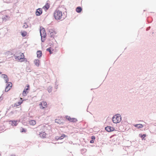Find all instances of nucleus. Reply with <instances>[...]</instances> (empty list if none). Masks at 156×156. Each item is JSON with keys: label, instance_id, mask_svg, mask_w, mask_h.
<instances>
[{"label": "nucleus", "instance_id": "a211bd4d", "mask_svg": "<svg viewBox=\"0 0 156 156\" xmlns=\"http://www.w3.org/2000/svg\"><path fill=\"white\" fill-rule=\"evenodd\" d=\"M49 5L48 3H47L43 7V8L45 10H48L49 8Z\"/></svg>", "mask_w": 156, "mask_h": 156}, {"label": "nucleus", "instance_id": "bb28decb", "mask_svg": "<svg viewBox=\"0 0 156 156\" xmlns=\"http://www.w3.org/2000/svg\"><path fill=\"white\" fill-rule=\"evenodd\" d=\"M46 50L49 52L50 54H51L52 52H51V47L49 48L46 49Z\"/></svg>", "mask_w": 156, "mask_h": 156}, {"label": "nucleus", "instance_id": "72a5a7b5", "mask_svg": "<svg viewBox=\"0 0 156 156\" xmlns=\"http://www.w3.org/2000/svg\"><path fill=\"white\" fill-rule=\"evenodd\" d=\"M41 41L42 42H44V41L45 39H42V37H41Z\"/></svg>", "mask_w": 156, "mask_h": 156}, {"label": "nucleus", "instance_id": "9b49d317", "mask_svg": "<svg viewBox=\"0 0 156 156\" xmlns=\"http://www.w3.org/2000/svg\"><path fill=\"white\" fill-rule=\"evenodd\" d=\"M134 126L136 127H137L138 129L141 128L143 127V125L141 124H135Z\"/></svg>", "mask_w": 156, "mask_h": 156}, {"label": "nucleus", "instance_id": "cd10ccee", "mask_svg": "<svg viewBox=\"0 0 156 156\" xmlns=\"http://www.w3.org/2000/svg\"><path fill=\"white\" fill-rule=\"evenodd\" d=\"M66 118L69 121H70V120L71 119V118L70 117V116H66Z\"/></svg>", "mask_w": 156, "mask_h": 156}, {"label": "nucleus", "instance_id": "423d86ee", "mask_svg": "<svg viewBox=\"0 0 156 156\" xmlns=\"http://www.w3.org/2000/svg\"><path fill=\"white\" fill-rule=\"evenodd\" d=\"M39 105L41 109H44L47 107V103L45 101H42L39 104Z\"/></svg>", "mask_w": 156, "mask_h": 156}, {"label": "nucleus", "instance_id": "58836bf2", "mask_svg": "<svg viewBox=\"0 0 156 156\" xmlns=\"http://www.w3.org/2000/svg\"><path fill=\"white\" fill-rule=\"evenodd\" d=\"M29 87V85H27V87Z\"/></svg>", "mask_w": 156, "mask_h": 156}, {"label": "nucleus", "instance_id": "393cba45", "mask_svg": "<svg viewBox=\"0 0 156 156\" xmlns=\"http://www.w3.org/2000/svg\"><path fill=\"white\" fill-rule=\"evenodd\" d=\"M21 102H18L17 103H16L14 104V107H17L20 105L21 104Z\"/></svg>", "mask_w": 156, "mask_h": 156}, {"label": "nucleus", "instance_id": "2f4dec72", "mask_svg": "<svg viewBox=\"0 0 156 156\" xmlns=\"http://www.w3.org/2000/svg\"><path fill=\"white\" fill-rule=\"evenodd\" d=\"M55 139L56 140H59V137L58 136H56L55 137Z\"/></svg>", "mask_w": 156, "mask_h": 156}, {"label": "nucleus", "instance_id": "e433bc0d", "mask_svg": "<svg viewBox=\"0 0 156 156\" xmlns=\"http://www.w3.org/2000/svg\"><path fill=\"white\" fill-rule=\"evenodd\" d=\"M26 70H27V72H30V70H29V69H27V68L26 69Z\"/></svg>", "mask_w": 156, "mask_h": 156}, {"label": "nucleus", "instance_id": "473e14b6", "mask_svg": "<svg viewBox=\"0 0 156 156\" xmlns=\"http://www.w3.org/2000/svg\"><path fill=\"white\" fill-rule=\"evenodd\" d=\"M90 143L92 144L94 143V140H91L90 141Z\"/></svg>", "mask_w": 156, "mask_h": 156}, {"label": "nucleus", "instance_id": "412c9836", "mask_svg": "<svg viewBox=\"0 0 156 156\" xmlns=\"http://www.w3.org/2000/svg\"><path fill=\"white\" fill-rule=\"evenodd\" d=\"M77 121V119L75 118H71L70 122H75Z\"/></svg>", "mask_w": 156, "mask_h": 156}, {"label": "nucleus", "instance_id": "2eb2a0df", "mask_svg": "<svg viewBox=\"0 0 156 156\" xmlns=\"http://www.w3.org/2000/svg\"><path fill=\"white\" fill-rule=\"evenodd\" d=\"M29 90L28 88H26V89H24L23 92V94L24 96H26L27 95V93H28L27 92V90Z\"/></svg>", "mask_w": 156, "mask_h": 156}, {"label": "nucleus", "instance_id": "a878e982", "mask_svg": "<svg viewBox=\"0 0 156 156\" xmlns=\"http://www.w3.org/2000/svg\"><path fill=\"white\" fill-rule=\"evenodd\" d=\"M66 136V135H65L64 134H63L61 136L59 137V140H62L63 139L64 137Z\"/></svg>", "mask_w": 156, "mask_h": 156}, {"label": "nucleus", "instance_id": "1a4fd4ad", "mask_svg": "<svg viewBox=\"0 0 156 156\" xmlns=\"http://www.w3.org/2000/svg\"><path fill=\"white\" fill-rule=\"evenodd\" d=\"M42 9L40 8H39L37 9L36 14L37 16H39L41 15V14L42 13Z\"/></svg>", "mask_w": 156, "mask_h": 156}, {"label": "nucleus", "instance_id": "c85d7f7f", "mask_svg": "<svg viewBox=\"0 0 156 156\" xmlns=\"http://www.w3.org/2000/svg\"><path fill=\"white\" fill-rule=\"evenodd\" d=\"M95 139V137L94 136H92L91 137V139L92 140H94Z\"/></svg>", "mask_w": 156, "mask_h": 156}, {"label": "nucleus", "instance_id": "7ed1b4c3", "mask_svg": "<svg viewBox=\"0 0 156 156\" xmlns=\"http://www.w3.org/2000/svg\"><path fill=\"white\" fill-rule=\"evenodd\" d=\"M121 116L115 115H114L112 118V120L113 123H117L120 122L121 121Z\"/></svg>", "mask_w": 156, "mask_h": 156}, {"label": "nucleus", "instance_id": "f704fd0d", "mask_svg": "<svg viewBox=\"0 0 156 156\" xmlns=\"http://www.w3.org/2000/svg\"><path fill=\"white\" fill-rule=\"evenodd\" d=\"M56 82H57L56 81L55 82V85L56 86V87H55L56 89H57L58 88V85H57Z\"/></svg>", "mask_w": 156, "mask_h": 156}, {"label": "nucleus", "instance_id": "f257e3e1", "mask_svg": "<svg viewBox=\"0 0 156 156\" xmlns=\"http://www.w3.org/2000/svg\"><path fill=\"white\" fill-rule=\"evenodd\" d=\"M54 16L56 20H60L62 16V13L61 11L56 10L54 13Z\"/></svg>", "mask_w": 156, "mask_h": 156}, {"label": "nucleus", "instance_id": "6e6552de", "mask_svg": "<svg viewBox=\"0 0 156 156\" xmlns=\"http://www.w3.org/2000/svg\"><path fill=\"white\" fill-rule=\"evenodd\" d=\"M20 54V55L19 56H16L14 55V56H15V58L16 59L20 60L24 58V56L23 54L21 53Z\"/></svg>", "mask_w": 156, "mask_h": 156}, {"label": "nucleus", "instance_id": "6ab92c4d", "mask_svg": "<svg viewBox=\"0 0 156 156\" xmlns=\"http://www.w3.org/2000/svg\"><path fill=\"white\" fill-rule=\"evenodd\" d=\"M10 122H11L12 125L13 126H16L17 125V122L16 121H10Z\"/></svg>", "mask_w": 156, "mask_h": 156}, {"label": "nucleus", "instance_id": "4468645a", "mask_svg": "<svg viewBox=\"0 0 156 156\" xmlns=\"http://www.w3.org/2000/svg\"><path fill=\"white\" fill-rule=\"evenodd\" d=\"M9 16H8L5 15L3 16V17L2 18V19L3 20V21H5L6 20L9 19Z\"/></svg>", "mask_w": 156, "mask_h": 156}, {"label": "nucleus", "instance_id": "0eeeda50", "mask_svg": "<svg viewBox=\"0 0 156 156\" xmlns=\"http://www.w3.org/2000/svg\"><path fill=\"white\" fill-rule=\"evenodd\" d=\"M105 130L108 132H111L114 131L115 129V128L111 126H107L105 128Z\"/></svg>", "mask_w": 156, "mask_h": 156}, {"label": "nucleus", "instance_id": "ddd939ff", "mask_svg": "<svg viewBox=\"0 0 156 156\" xmlns=\"http://www.w3.org/2000/svg\"><path fill=\"white\" fill-rule=\"evenodd\" d=\"M29 123L31 125H34L36 124V122L35 120H31L29 121Z\"/></svg>", "mask_w": 156, "mask_h": 156}, {"label": "nucleus", "instance_id": "f3484780", "mask_svg": "<svg viewBox=\"0 0 156 156\" xmlns=\"http://www.w3.org/2000/svg\"><path fill=\"white\" fill-rule=\"evenodd\" d=\"M39 136L42 138H44L45 137L46 133L44 132L41 133L39 134Z\"/></svg>", "mask_w": 156, "mask_h": 156}, {"label": "nucleus", "instance_id": "4be33fe9", "mask_svg": "<svg viewBox=\"0 0 156 156\" xmlns=\"http://www.w3.org/2000/svg\"><path fill=\"white\" fill-rule=\"evenodd\" d=\"M29 27V26L28 25L27 23H23V27L25 28H27L28 27Z\"/></svg>", "mask_w": 156, "mask_h": 156}, {"label": "nucleus", "instance_id": "39448f33", "mask_svg": "<svg viewBox=\"0 0 156 156\" xmlns=\"http://www.w3.org/2000/svg\"><path fill=\"white\" fill-rule=\"evenodd\" d=\"M48 31L49 33L48 34L49 37L51 38H54L56 34L55 32L52 29H49Z\"/></svg>", "mask_w": 156, "mask_h": 156}, {"label": "nucleus", "instance_id": "dca6fc26", "mask_svg": "<svg viewBox=\"0 0 156 156\" xmlns=\"http://www.w3.org/2000/svg\"><path fill=\"white\" fill-rule=\"evenodd\" d=\"M82 10V9L80 6L77 7L76 9V11L78 13H80Z\"/></svg>", "mask_w": 156, "mask_h": 156}, {"label": "nucleus", "instance_id": "9d476101", "mask_svg": "<svg viewBox=\"0 0 156 156\" xmlns=\"http://www.w3.org/2000/svg\"><path fill=\"white\" fill-rule=\"evenodd\" d=\"M37 57L38 58H40L42 56V53L41 51H37Z\"/></svg>", "mask_w": 156, "mask_h": 156}, {"label": "nucleus", "instance_id": "4c0bfd02", "mask_svg": "<svg viewBox=\"0 0 156 156\" xmlns=\"http://www.w3.org/2000/svg\"><path fill=\"white\" fill-rule=\"evenodd\" d=\"M10 156H16L15 155H12Z\"/></svg>", "mask_w": 156, "mask_h": 156}, {"label": "nucleus", "instance_id": "aec40b11", "mask_svg": "<svg viewBox=\"0 0 156 156\" xmlns=\"http://www.w3.org/2000/svg\"><path fill=\"white\" fill-rule=\"evenodd\" d=\"M52 89V87L51 86H49L48 88V91L49 93L51 92Z\"/></svg>", "mask_w": 156, "mask_h": 156}, {"label": "nucleus", "instance_id": "20e7f679", "mask_svg": "<svg viewBox=\"0 0 156 156\" xmlns=\"http://www.w3.org/2000/svg\"><path fill=\"white\" fill-rule=\"evenodd\" d=\"M40 33L41 37L45 38L46 36L45 30L42 27H40Z\"/></svg>", "mask_w": 156, "mask_h": 156}, {"label": "nucleus", "instance_id": "c756f323", "mask_svg": "<svg viewBox=\"0 0 156 156\" xmlns=\"http://www.w3.org/2000/svg\"><path fill=\"white\" fill-rule=\"evenodd\" d=\"M26 130L25 129H24L23 128V129H22V130L21 131V132H26Z\"/></svg>", "mask_w": 156, "mask_h": 156}, {"label": "nucleus", "instance_id": "a19ab883", "mask_svg": "<svg viewBox=\"0 0 156 156\" xmlns=\"http://www.w3.org/2000/svg\"><path fill=\"white\" fill-rule=\"evenodd\" d=\"M56 120H55V122H57L56 121Z\"/></svg>", "mask_w": 156, "mask_h": 156}, {"label": "nucleus", "instance_id": "f03ea898", "mask_svg": "<svg viewBox=\"0 0 156 156\" xmlns=\"http://www.w3.org/2000/svg\"><path fill=\"white\" fill-rule=\"evenodd\" d=\"M4 80L5 81V83H8V84H7L5 90V92H7L11 89L12 86V84L11 82H8L9 81L8 77Z\"/></svg>", "mask_w": 156, "mask_h": 156}, {"label": "nucleus", "instance_id": "5701e85b", "mask_svg": "<svg viewBox=\"0 0 156 156\" xmlns=\"http://www.w3.org/2000/svg\"><path fill=\"white\" fill-rule=\"evenodd\" d=\"M4 79V80L6 79L8 77L7 76L6 74H3L1 76Z\"/></svg>", "mask_w": 156, "mask_h": 156}, {"label": "nucleus", "instance_id": "7c9ffc66", "mask_svg": "<svg viewBox=\"0 0 156 156\" xmlns=\"http://www.w3.org/2000/svg\"><path fill=\"white\" fill-rule=\"evenodd\" d=\"M146 135L145 134H144L141 136V137L143 138H144L145 137H146Z\"/></svg>", "mask_w": 156, "mask_h": 156}, {"label": "nucleus", "instance_id": "b1692460", "mask_svg": "<svg viewBox=\"0 0 156 156\" xmlns=\"http://www.w3.org/2000/svg\"><path fill=\"white\" fill-rule=\"evenodd\" d=\"M21 33V35L23 37H25L27 34V33L26 31L22 32Z\"/></svg>", "mask_w": 156, "mask_h": 156}, {"label": "nucleus", "instance_id": "c9c22d12", "mask_svg": "<svg viewBox=\"0 0 156 156\" xmlns=\"http://www.w3.org/2000/svg\"><path fill=\"white\" fill-rule=\"evenodd\" d=\"M151 28V27H147V31L148 30H150V29Z\"/></svg>", "mask_w": 156, "mask_h": 156}, {"label": "nucleus", "instance_id": "f8f14e48", "mask_svg": "<svg viewBox=\"0 0 156 156\" xmlns=\"http://www.w3.org/2000/svg\"><path fill=\"white\" fill-rule=\"evenodd\" d=\"M34 62L35 65L37 66H39L40 60L38 59H36L34 60Z\"/></svg>", "mask_w": 156, "mask_h": 156}, {"label": "nucleus", "instance_id": "ea45409f", "mask_svg": "<svg viewBox=\"0 0 156 156\" xmlns=\"http://www.w3.org/2000/svg\"><path fill=\"white\" fill-rule=\"evenodd\" d=\"M1 73H2L0 72V74H1Z\"/></svg>", "mask_w": 156, "mask_h": 156}]
</instances>
